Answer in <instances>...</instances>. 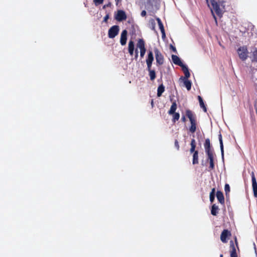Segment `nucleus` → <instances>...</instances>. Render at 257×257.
<instances>
[{
	"label": "nucleus",
	"instance_id": "1",
	"mask_svg": "<svg viewBox=\"0 0 257 257\" xmlns=\"http://www.w3.org/2000/svg\"><path fill=\"white\" fill-rule=\"evenodd\" d=\"M210 3L216 14L221 17L225 11L226 2L224 0H210Z\"/></svg>",
	"mask_w": 257,
	"mask_h": 257
},
{
	"label": "nucleus",
	"instance_id": "2",
	"mask_svg": "<svg viewBox=\"0 0 257 257\" xmlns=\"http://www.w3.org/2000/svg\"><path fill=\"white\" fill-rule=\"evenodd\" d=\"M159 0H146L145 8L150 15L154 14L159 9Z\"/></svg>",
	"mask_w": 257,
	"mask_h": 257
},
{
	"label": "nucleus",
	"instance_id": "3",
	"mask_svg": "<svg viewBox=\"0 0 257 257\" xmlns=\"http://www.w3.org/2000/svg\"><path fill=\"white\" fill-rule=\"evenodd\" d=\"M186 115L189 119L191 125L189 130L192 134L194 133L196 131L197 120L195 114L190 109L186 110Z\"/></svg>",
	"mask_w": 257,
	"mask_h": 257
},
{
	"label": "nucleus",
	"instance_id": "4",
	"mask_svg": "<svg viewBox=\"0 0 257 257\" xmlns=\"http://www.w3.org/2000/svg\"><path fill=\"white\" fill-rule=\"evenodd\" d=\"M154 52L155 55L156 64L157 66H161L164 63V57L162 53L157 48H154Z\"/></svg>",
	"mask_w": 257,
	"mask_h": 257
},
{
	"label": "nucleus",
	"instance_id": "5",
	"mask_svg": "<svg viewBox=\"0 0 257 257\" xmlns=\"http://www.w3.org/2000/svg\"><path fill=\"white\" fill-rule=\"evenodd\" d=\"M239 58L242 61H245L248 57V52L246 46H242L237 50Z\"/></svg>",
	"mask_w": 257,
	"mask_h": 257
},
{
	"label": "nucleus",
	"instance_id": "6",
	"mask_svg": "<svg viewBox=\"0 0 257 257\" xmlns=\"http://www.w3.org/2000/svg\"><path fill=\"white\" fill-rule=\"evenodd\" d=\"M206 147V150L208 156V160L209 162V169L212 170L214 169V157L213 153L209 150L210 146H205Z\"/></svg>",
	"mask_w": 257,
	"mask_h": 257
},
{
	"label": "nucleus",
	"instance_id": "7",
	"mask_svg": "<svg viewBox=\"0 0 257 257\" xmlns=\"http://www.w3.org/2000/svg\"><path fill=\"white\" fill-rule=\"evenodd\" d=\"M137 48L140 50V56L142 58L144 57L146 52V49L145 47V42L143 39H139L137 41Z\"/></svg>",
	"mask_w": 257,
	"mask_h": 257
},
{
	"label": "nucleus",
	"instance_id": "8",
	"mask_svg": "<svg viewBox=\"0 0 257 257\" xmlns=\"http://www.w3.org/2000/svg\"><path fill=\"white\" fill-rule=\"evenodd\" d=\"M119 30V26L117 25H114L112 26L108 30V36L109 38H114L118 34Z\"/></svg>",
	"mask_w": 257,
	"mask_h": 257
},
{
	"label": "nucleus",
	"instance_id": "9",
	"mask_svg": "<svg viewBox=\"0 0 257 257\" xmlns=\"http://www.w3.org/2000/svg\"><path fill=\"white\" fill-rule=\"evenodd\" d=\"M115 19L118 22L125 21L127 16L125 12L123 10H118L114 16Z\"/></svg>",
	"mask_w": 257,
	"mask_h": 257
},
{
	"label": "nucleus",
	"instance_id": "10",
	"mask_svg": "<svg viewBox=\"0 0 257 257\" xmlns=\"http://www.w3.org/2000/svg\"><path fill=\"white\" fill-rule=\"evenodd\" d=\"M231 235V233L230 231L224 229L220 235V239L222 242L226 243L227 242V238Z\"/></svg>",
	"mask_w": 257,
	"mask_h": 257
},
{
	"label": "nucleus",
	"instance_id": "11",
	"mask_svg": "<svg viewBox=\"0 0 257 257\" xmlns=\"http://www.w3.org/2000/svg\"><path fill=\"white\" fill-rule=\"evenodd\" d=\"M154 59V58L153 52L152 51H149L148 52V56L146 60L148 68L150 69V67H152Z\"/></svg>",
	"mask_w": 257,
	"mask_h": 257
},
{
	"label": "nucleus",
	"instance_id": "12",
	"mask_svg": "<svg viewBox=\"0 0 257 257\" xmlns=\"http://www.w3.org/2000/svg\"><path fill=\"white\" fill-rule=\"evenodd\" d=\"M251 181L254 196L257 197V183L254 174L253 172L251 175Z\"/></svg>",
	"mask_w": 257,
	"mask_h": 257
},
{
	"label": "nucleus",
	"instance_id": "13",
	"mask_svg": "<svg viewBox=\"0 0 257 257\" xmlns=\"http://www.w3.org/2000/svg\"><path fill=\"white\" fill-rule=\"evenodd\" d=\"M127 32L126 30L122 31L120 36V43L122 46H124L126 43Z\"/></svg>",
	"mask_w": 257,
	"mask_h": 257
},
{
	"label": "nucleus",
	"instance_id": "14",
	"mask_svg": "<svg viewBox=\"0 0 257 257\" xmlns=\"http://www.w3.org/2000/svg\"><path fill=\"white\" fill-rule=\"evenodd\" d=\"M230 257H237L236 248L233 241H230Z\"/></svg>",
	"mask_w": 257,
	"mask_h": 257
},
{
	"label": "nucleus",
	"instance_id": "15",
	"mask_svg": "<svg viewBox=\"0 0 257 257\" xmlns=\"http://www.w3.org/2000/svg\"><path fill=\"white\" fill-rule=\"evenodd\" d=\"M216 197L218 202L222 205H224L225 200L223 193L221 191L216 192Z\"/></svg>",
	"mask_w": 257,
	"mask_h": 257
},
{
	"label": "nucleus",
	"instance_id": "16",
	"mask_svg": "<svg viewBox=\"0 0 257 257\" xmlns=\"http://www.w3.org/2000/svg\"><path fill=\"white\" fill-rule=\"evenodd\" d=\"M172 60L175 64L181 67L184 65V64H183L181 61L180 58L177 55H172Z\"/></svg>",
	"mask_w": 257,
	"mask_h": 257
},
{
	"label": "nucleus",
	"instance_id": "17",
	"mask_svg": "<svg viewBox=\"0 0 257 257\" xmlns=\"http://www.w3.org/2000/svg\"><path fill=\"white\" fill-rule=\"evenodd\" d=\"M156 20L158 22L159 28L161 30V33H162V38L163 39L166 37L165 32V29H164L163 24L160 18H157Z\"/></svg>",
	"mask_w": 257,
	"mask_h": 257
},
{
	"label": "nucleus",
	"instance_id": "18",
	"mask_svg": "<svg viewBox=\"0 0 257 257\" xmlns=\"http://www.w3.org/2000/svg\"><path fill=\"white\" fill-rule=\"evenodd\" d=\"M135 50V43L132 40H130L128 44V51L131 56H133Z\"/></svg>",
	"mask_w": 257,
	"mask_h": 257
},
{
	"label": "nucleus",
	"instance_id": "19",
	"mask_svg": "<svg viewBox=\"0 0 257 257\" xmlns=\"http://www.w3.org/2000/svg\"><path fill=\"white\" fill-rule=\"evenodd\" d=\"M182 68L185 75V77L183 78V80L188 79V78L190 77V74L188 68L185 65L182 67Z\"/></svg>",
	"mask_w": 257,
	"mask_h": 257
},
{
	"label": "nucleus",
	"instance_id": "20",
	"mask_svg": "<svg viewBox=\"0 0 257 257\" xmlns=\"http://www.w3.org/2000/svg\"><path fill=\"white\" fill-rule=\"evenodd\" d=\"M219 207L215 204H213L211 206V213L213 216H216L218 213Z\"/></svg>",
	"mask_w": 257,
	"mask_h": 257
},
{
	"label": "nucleus",
	"instance_id": "21",
	"mask_svg": "<svg viewBox=\"0 0 257 257\" xmlns=\"http://www.w3.org/2000/svg\"><path fill=\"white\" fill-rule=\"evenodd\" d=\"M199 163L198 151H196L193 154L192 164L193 165L198 164Z\"/></svg>",
	"mask_w": 257,
	"mask_h": 257
},
{
	"label": "nucleus",
	"instance_id": "22",
	"mask_svg": "<svg viewBox=\"0 0 257 257\" xmlns=\"http://www.w3.org/2000/svg\"><path fill=\"white\" fill-rule=\"evenodd\" d=\"M151 68L152 67H150V69L147 68V70L149 72L150 79L153 81L156 78V75L155 70H152Z\"/></svg>",
	"mask_w": 257,
	"mask_h": 257
},
{
	"label": "nucleus",
	"instance_id": "23",
	"mask_svg": "<svg viewBox=\"0 0 257 257\" xmlns=\"http://www.w3.org/2000/svg\"><path fill=\"white\" fill-rule=\"evenodd\" d=\"M165 91V87L163 84L160 85L157 89V96L160 97Z\"/></svg>",
	"mask_w": 257,
	"mask_h": 257
},
{
	"label": "nucleus",
	"instance_id": "24",
	"mask_svg": "<svg viewBox=\"0 0 257 257\" xmlns=\"http://www.w3.org/2000/svg\"><path fill=\"white\" fill-rule=\"evenodd\" d=\"M176 109H177V104H176V102L174 101L172 103L171 108L168 111V113L170 115H172V114L174 113V112H175Z\"/></svg>",
	"mask_w": 257,
	"mask_h": 257
},
{
	"label": "nucleus",
	"instance_id": "25",
	"mask_svg": "<svg viewBox=\"0 0 257 257\" xmlns=\"http://www.w3.org/2000/svg\"><path fill=\"white\" fill-rule=\"evenodd\" d=\"M198 99L199 102L200 107L203 108L204 112H207V108L203 102L202 98L200 96H198Z\"/></svg>",
	"mask_w": 257,
	"mask_h": 257
},
{
	"label": "nucleus",
	"instance_id": "26",
	"mask_svg": "<svg viewBox=\"0 0 257 257\" xmlns=\"http://www.w3.org/2000/svg\"><path fill=\"white\" fill-rule=\"evenodd\" d=\"M250 59L252 62H257V49L252 52Z\"/></svg>",
	"mask_w": 257,
	"mask_h": 257
},
{
	"label": "nucleus",
	"instance_id": "27",
	"mask_svg": "<svg viewBox=\"0 0 257 257\" xmlns=\"http://www.w3.org/2000/svg\"><path fill=\"white\" fill-rule=\"evenodd\" d=\"M215 188H213L211 189V191L209 194V199L211 203H213L215 199Z\"/></svg>",
	"mask_w": 257,
	"mask_h": 257
},
{
	"label": "nucleus",
	"instance_id": "28",
	"mask_svg": "<svg viewBox=\"0 0 257 257\" xmlns=\"http://www.w3.org/2000/svg\"><path fill=\"white\" fill-rule=\"evenodd\" d=\"M184 84L188 90H190L191 88V82L188 79L183 80Z\"/></svg>",
	"mask_w": 257,
	"mask_h": 257
},
{
	"label": "nucleus",
	"instance_id": "29",
	"mask_svg": "<svg viewBox=\"0 0 257 257\" xmlns=\"http://www.w3.org/2000/svg\"><path fill=\"white\" fill-rule=\"evenodd\" d=\"M173 115V119L172 121L174 122H175L176 121L178 120L180 118V114L178 112H174V113L172 114Z\"/></svg>",
	"mask_w": 257,
	"mask_h": 257
},
{
	"label": "nucleus",
	"instance_id": "30",
	"mask_svg": "<svg viewBox=\"0 0 257 257\" xmlns=\"http://www.w3.org/2000/svg\"><path fill=\"white\" fill-rule=\"evenodd\" d=\"M197 139L198 140V144H199V145H201V144L202 143V142L203 141V137L201 134L200 132H197Z\"/></svg>",
	"mask_w": 257,
	"mask_h": 257
},
{
	"label": "nucleus",
	"instance_id": "31",
	"mask_svg": "<svg viewBox=\"0 0 257 257\" xmlns=\"http://www.w3.org/2000/svg\"><path fill=\"white\" fill-rule=\"evenodd\" d=\"M224 190L225 192V194L227 195L230 192V186L229 184H225L224 186Z\"/></svg>",
	"mask_w": 257,
	"mask_h": 257
},
{
	"label": "nucleus",
	"instance_id": "32",
	"mask_svg": "<svg viewBox=\"0 0 257 257\" xmlns=\"http://www.w3.org/2000/svg\"><path fill=\"white\" fill-rule=\"evenodd\" d=\"M104 0H93V2L94 3L96 6L101 4L103 3Z\"/></svg>",
	"mask_w": 257,
	"mask_h": 257
},
{
	"label": "nucleus",
	"instance_id": "33",
	"mask_svg": "<svg viewBox=\"0 0 257 257\" xmlns=\"http://www.w3.org/2000/svg\"><path fill=\"white\" fill-rule=\"evenodd\" d=\"M218 139L219 141L220 145H223L222 136H221L220 133H219V134L218 135Z\"/></svg>",
	"mask_w": 257,
	"mask_h": 257
},
{
	"label": "nucleus",
	"instance_id": "34",
	"mask_svg": "<svg viewBox=\"0 0 257 257\" xmlns=\"http://www.w3.org/2000/svg\"><path fill=\"white\" fill-rule=\"evenodd\" d=\"M196 146H191V148L190 149V152L191 153L193 154L194 152L197 151V150H195Z\"/></svg>",
	"mask_w": 257,
	"mask_h": 257
},
{
	"label": "nucleus",
	"instance_id": "35",
	"mask_svg": "<svg viewBox=\"0 0 257 257\" xmlns=\"http://www.w3.org/2000/svg\"><path fill=\"white\" fill-rule=\"evenodd\" d=\"M109 14H107L104 17V19H103V22H105V23H107V20L108 19H109Z\"/></svg>",
	"mask_w": 257,
	"mask_h": 257
},
{
	"label": "nucleus",
	"instance_id": "36",
	"mask_svg": "<svg viewBox=\"0 0 257 257\" xmlns=\"http://www.w3.org/2000/svg\"><path fill=\"white\" fill-rule=\"evenodd\" d=\"M138 48H137V49L135 50V58L136 60H137L138 58V54H139V51L138 50Z\"/></svg>",
	"mask_w": 257,
	"mask_h": 257
},
{
	"label": "nucleus",
	"instance_id": "37",
	"mask_svg": "<svg viewBox=\"0 0 257 257\" xmlns=\"http://www.w3.org/2000/svg\"><path fill=\"white\" fill-rule=\"evenodd\" d=\"M146 15H147V13L145 10H143L142 11V12L141 13V15L142 17H144L146 16Z\"/></svg>",
	"mask_w": 257,
	"mask_h": 257
},
{
	"label": "nucleus",
	"instance_id": "38",
	"mask_svg": "<svg viewBox=\"0 0 257 257\" xmlns=\"http://www.w3.org/2000/svg\"><path fill=\"white\" fill-rule=\"evenodd\" d=\"M151 23H152V26H153V29H155V21H154V20L152 19L151 20Z\"/></svg>",
	"mask_w": 257,
	"mask_h": 257
},
{
	"label": "nucleus",
	"instance_id": "39",
	"mask_svg": "<svg viewBox=\"0 0 257 257\" xmlns=\"http://www.w3.org/2000/svg\"><path fill=\"white\" fill-rule=\"evenodd\" d=\"M204 145H210V140L209 139H206Z\"/></svg>",
	"mask_w": 257,
	"mask_h": 257
},
{
	"label": "nucleus",
	"instance_id": "40",
	"mask_svg": "<svg viewBox=\"0 0 257 257\" xmlns=\"http://www.w3.org/2000/svg\"><path fill=\"white\" fill-rule=\"evenodd\" d=\"M111 5V3H109L108 4L105 5L103 6V9H105L106 7H109Z\"/></svg>",
	"mask_w": 257,
	"mask_h": 257
},
{
	"label": "nucleus",
	"instance_id": "41",
	"mask_svg": "<svg viewBox=\"0 0 257 257\" xmlns=\"http://www.w3.org/2000/svg\"><path fill=\"white\" fill-rule=\"evenodd\" d=\"M170 48L174 52H176V49L175 47H174L173 46H172V45H170Z\"/></svg>",
	"mask_w": 257,
	"mask_h": 257
},
{
	"label": "nucleus",
	"instance_id": "42",
	"mask_svg": "<svg viewBox=\"0 0 257 257\" xmlns=\"http://www.w3.org/2000/svg\"><path fill=\"white\" fill-rule=\"evenodd\" d=\"M196 143L194 139H192L190 145H196Z\"/></svg>",
	"mask_w": 257,
	"mask_h": 257
},
{
	"label": "nucleus",
	"instance_id": "43",
	"mask_svg": "<svg viewBox=\"0 0 257 257\" xmlns=\"http://www.w3.org/2000/svg\"><path fill=\"white\" fill-rule=\"evenodd\" d=\"M235 243L237 247L238 248V242H237V238L236 237H235Z\"/></svg>",
	"mask_w": 257,
	"mask_h": 257
},
{
	"label": "nucleus",
	"instance_id": "44",
	"mask_svg": "<svg viewBox=\"0 0 257 257\" xmlns=\"http://www.w3.org/2000/svg\"><path fill=\"white\" fill-rule=\"evenodd\" d=\"M116 2V5L117 6L119 3L121 2V0H115Z\"/></svg>",
	"mask_w": 257,
	"mask_h": 257
},
{
	"label": "nucleus",
	"instance_id": "45",
	"mask_svg": "<svg viewBox=\"0 0 257 257\" xmlns=\"http://www.w3.org/2000/svg\"><path fill=\"white\" fill-rule=\"evenodd\" d=\"M222 154L223 155V146H220Z\"/></svg>",
	"mask_w": 257,
	"mask_h": 257
},
{
	"label": "nucleus",
	"instance_id": "46",
	"mask_svg": "<svg viewBox=\"0 0 257 257\" xmlns=\"http://www.w3.org/2000/svg\"><path fill=\"white\" fill-rule=\"evenodd\" d=\"M181 119L183 122H185L186 121V118H185V116H182L181 118Z\"/></svg>",
	"mask_w": 257,
	"mask_h": 257
},
{
	"label": "nucleus",
	"instance_id": "47",
	"mask_svg": "<svg viewBox=\"0 0 257 257\" xmlns=\"http://www.w3.org/2000/svg\"><path fill=\"white\" fill-rule=\"evenodd\" d=\"M207 5H208V7H210V5H209V0H205Z\"/></svg>",
	"mask_w": 257,
	"mask_h": 257
},
{
	"label": "nucleus",
	"instance_id": "48",
	"mask_svg": "<svg viewBox=\"0 0 257 257\" xmlns=\"http://www.w3.org/2000/svg\"><path fill=\"white\" fill-rule=\"evenodd\" d=\"M213 16H214V18L215 21H216V18L215 16L214 15H213Z\"/></svg>",
	"mask_w": 257,
	"mask_h": 257
},
{
	"label": "nucleus",
	"instance_id": "49",
	"mask_svg": "<svg viewBox=\"0 0 257 257\" xmlns=\"http://www.w3.org/2000/svg\"><path fill=\"white\" fill-rule=\"evenodd\" d=\"M178 144V142L177 141H175V145H177Z\"/></svg>",
	"mask_w": 257,
	"mask_h": 257
},
{
	"label": "nucleus",
	"instance_id": "50",
	"mask_svg": "<svg viewBox=\"0 0 257 257\" xmlns=\"http://www.w3.org/2000/svg\"><path fill=\"white\" fill-rule=\"evenodd\" d=\"M151 104H152V105H153V100H152Z\"/></svg>",
	"mask_w": 257,
	"mask_h": 257
},
{
	"label": "nucleus",
	"instance_id": "51",
	"mask_svg": "<svg viewBox=\"0 0 257 257\" xmlns=\"http://www.w3.org/2000/svg\"><path fill=\"white\" fill-rule=\"evenodd\" d=\"M177 150H178V149H179V145H177Z\"/></svg>",
	"mask_w": 257,
	"mask_h": 257
}]
</instances>
